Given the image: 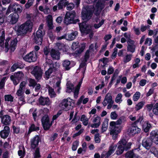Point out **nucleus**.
<instances>
[{"label": "nucleus", "instance_id": "20", "mask_svg": "<svg viewBox=\"0 0 158 158\" xmlns=\"http://www.w3.org/2000/svg\"><path fill=\"white\" fill-rule=\"evenodd\" d=\"M110 125L111 127L110 134H113V133L119 134L121 131L122 128L121 126L116 125H112L110 123Z\"/></svg>", "mask_w": 158, "mask_h": 158}, {"label": "nucleus", "instance_id": "33", "mask_svg": "<svg viewBox=\"0 0 158 158\" xmlns=\"http://www.w3.org/2000/svg\"><path fill=\"white\" fill-rule=\"evenodd\" d=\"M77 35V31H75L72 32L69 35H68L67 36V38H66V39L69 40H73L75 39Z\"/></svg>", "mask_w": 158, "mask_h": 158}, {"label": "nucleus", "instance_id": "43", "mask_svg": "<svg viewBox=\"0 0 158 158\" xmlns=\"http://www.w3.org/2000/svg\"><path fill=\"white\" fill-rule=\"evenodd\" d=\"M140 95L141 94L139 92H136L133 96V100L135 102L137 101L139 98Z\"/></svg>", "mask_w": 158, "mask_h": 158}, {"label": "nucleus", "instance_id": "24", "mask_svg": "<svg viewBox=\"0 0 158 158\" xmlns=\"http://www.w3.org/2000/svg\"><path fill=\"white\" fill-rule=\"evenodd\" d=\"M152 144V141L149 138H145L142 141V145L148 150L150 149Z\"/></svg>", "mask_w": 158, "mask_h": 158}, {"label": "nucleus", "instance_id": "35", "mask_svg": "<svg viewBox=\"0 0 158 158\" xmlns=\"http://www.w3.org/2000/svg\"><path fill=\"white\" fill-rule=\"evenodd\" d=\"M80 120L85 126H87L88 123L89 119L84 115H81Z\"/></svg>", "mask_w": 158, "mask_h": 158}, {"label": "nucleus", "instance_id": "38", "mask_svg": "<svg viewBox=\"0 0 158 158\" xmlns=\"http://www.w3.org/2000/svg\"><path fill=\"white\" fill-rule=\"evenodd\" d=\"M70 61L68 60H65L63 63V66L66 70H69L70 69Z\"/></svg>", "mask_w": 158, "mask_h": 158}, {"label": "nucleus", "instance_id": "58", "mask_svg": "<svg viewBox=\"0 0 158 158\" xmlns=\"http://www.w3.org/2000/svg\"><path fill=\"white\" fill-rule=\"evenodd\" d=\"M150 26L149 25H144L142 24L141 26L140 30L141 31L144 32L147 29H150Z\"/></svg>", "mask_w": 158, "mask_h": 158}, {"label": "nucleus", "instance_id": "61", "mask_svg": "<svg viewBox=\"0 0 158 158\" xmlns=\"http://www.w3.org/2000/svg\"><path fill=\"white\" fill-rule=\"evenodd\" d=\"M24 91L23 89H19L17 90L16 94L18 96H20L24 95Z\"/></svg>", "mask_w": 158, "mask_h": 158}, {"label": "nucleus", "instance_id": "59", "mask_svg": "<svg viewBox=\"0 0 158 158\" xmlns=\"http://www.w3.org/2000/svg\"><path fill=\"white\" fill-rule=\"evenodd\" d=\"M105 86V84L103 81H102L101 82V84H99L98 85L96 86L95 87V89L98 90L99 89H101Z\"/></svg>", "mask_w": 158, "mask_h": 158}, {"label": "nucleus", "instance_id": "60", "mask_svg": "<svg viewBox=\"0 0 158 158\" xmlns=\"http://www.w3.org/2000/svg\"><path fill=\"white\" fill-rule=\"evenodd\" d=\"M94 140L96 143H100L101 139L100 138L99 134L98 133L95 135Z\"/></svg>", "mask_w": 158, "mask_h": 158}, {"label": "nucleus", "instance_id": "32", "mask_svg": "<svg viewBox=\"0 0 158 158\" xmlns=\"http://www.w3.org/2000/svg\"><path fill=\"white\" fill-rule=\"evenodd\" d=\"M48 92L49 95L51 98H54L56 97V94L53 89L49 85L47 87Z\"/></svg>", "mask_w": 158, "mask_h": 158}, {"label": "nucleus", "instance_id": "29", "mask_svg": "<svg viewBox=\"0 0 158 158\" xmlns=\"http://www.w3.org/2000/svg\"><path fill=\"white\" fill-rule=\"evenodd\" d=\"M126 121L125 118L123 116L120 117L116 121H111L110 123L112 125H115L120 126L122 123Z\"/></svg>", "mask_w": 158, "mask_h": 158}, {"label": "nucleus", "instance_id": "46", "mask_svg": "<svg viewBox=\"0 0 158 158\" xmlns=\"http://www.w3.org/2000/svg\"><path fill=\"white\" fill-rule=\"evenodd\" d=\"M22 148V149L20 148V150L18 151V154L21 158H23L25 155V149L23 147Z\"/></svg>", "mask_w": 158, "mask_h": 158}, {"label": "nucleus", "instance_id": "28", "mask_svg": "<svg viewBox=\"0 0 158 158\" xmlns=\"http://www.w3.org/2000/svg\"><path fill=\"white\" fill-rule=\"evenodd\" d=\"M10 122L11 118L8 115H5L2 118V122L4 125H8Z\"/></svg>", "mask_w": 158, "mask_h": 158}, {"label": "nucleus", "instance_id": "16", "mask_svg": "<svg viewBox=\"0 0 158 158\" xmlns=\"http://www.w3.org/2000/svg\"><path fill=\"white\" fill-rule=\"evenodd\" d=\"M19 18V15L16 13L11 14L8 17L10 22L12 24H15L18 22Z\"/></svg>", "mask_w": 158, "mask_h": 158}, {"label": "nucleus", "instance_id": "40", "mask_svg": "<svg viewBox=\"0 0 158 158\" xmlns=\"http://www.w3.org/2000/svg\"><path fill=\"white\" fill-rule=\"evenodd\" d=\"M64 6H67V9L69 10H70L74 7V6L73 3H68V2H66L64 4Z\"/></svg>", "mask_w": 158, "mask_h": 158}, {"label": "nucleus", "instance_id": "25", "mask_svg": "<svg viewBox=\"0 0 158 158\" xmlns=\"http://www.w3.org/2000/svg\"><path fill=\"white\" fill-rule=\"evenodd\" d=\"M9 132V127L7 126H5L4 129L0 132V135L2 138H6L8 136Z\"/></svg>", "mask_w": 158, "mask_h": 158}, {"label": "nucleus", "instance_id": "19", "mask_svg": "<svg viewBox=\"0 0 158 158\" xmlns=\"http://www.w3.org/2000/svg\"><path fill=\"white\" fill-rule=\"evenodd\" d=\"M40 105L42 106L49 105L51 102L49 98L41 96L38 99Z\"/></svg>", "mask_w": 158, "mask_h": 158}, {"label": "nucleus", "instance_id": "17", "mask_svg": "<svg viewBox=\"0 0 158 158\" xmlns=\"http://www.w3.org/2000/svg\"><path fill=\"white\" fill-rule=\"evenodd\" d=\"M59 65H57L56 63L53 65V68L51 67L46 71L45 73V78L46 79H48L50 76V74L52 73L53 71H56L59 68Z\"/></svg>", "mask_w": 158, "mask_h": 158}, {"label": "nucleus", "instance_id": "37", "mask_svg": "<svg viewBox=\"0 0 158 158\" xmlns=\"http://www.w3.org/2000/svg\"><path fill=\"white\" fill-rule=\"evenodd\" d=\"M122 97H123V95L121 93H119L118 94L115 100V101L116 102V103H121V102L123 101V100L122 99Z\"/></svg>", "mask_w": 158, "mask_h": 158}, {"label": "nucleus", "instance_id": "3", "mask_svg": "<svg viewBox=\"0 0 158 158\" xmlns=\"http://www.w3.org/2000/svg\"><path fill=\"white\" fill-rule=\"evenodd\" d=\"M81 83L82 81H80L75 89H74V85L69 82H68L66 84L67 89L66 92L70 93L72 92H73L75 98H77Z\"/></svg>", "mask_w": 158, "mask_h": 158}, {"label": "nucleus", "instance_id": "10", "mask_svg": "<svg viewBox=\"0 0 158 158\" xmlns=\"http://www.w3.org/2000/svg\"><path fill=\"white\" fill-rule=\"evenodd\" d=\"M10 40V38H8L6 40L5 43V50L6 52L8 51L9 49L12 51H14L15 49V46L17 44L16 40L14 39L11 41L10 45H9L8 42Z\"/></svg>", "mask_w": 158, "mask_h": 158}, {"label": "nucleus", "instance_id": "62", "mask_svg": "<svg viewBox=\"0 0 158 158\" xmlns=\"http://www.w3.org/2000/svg\"><path fill=\"white\" fill-rule=\"evenodd\" d=\"M6 79V77H4L0 82V89H2L4 86L5 81Z\"/></svg>", "mask_w": 158, "mask_h": 158}, {"label": "nucleus", "instance_id": "22", "mask_svg": "<svg viewBox=\"0 0 158 158\" xmlns=\"http://www.w3.org/2000/svg\"><path fill=\"white\" fill-rule=\"evenodd\" d=\"M40 141V137L38 135H36L31 139V147L34 149L37 147Z\"/></svg>", "mask_w": 158, "mask_h": 158}, {"label": "nucleus", "instance_id": "26", "mask_svg": "<svg viewBox=\"0 0 158 158\" xmlns=\"http://www.w3.org/2000/svg\"><path fill=\"white\" fill-rule=\"evenodd\" d=\"M140 150L139 147L135 148L131 151H129L125 154L126 158H133V156L135 157V153L136 151L139 152Z\"/></svg>", "mask_w": 158, "mask_h": 158}, {"label": "nucleus", "instance_id": "7", "mask_svg": "<svg viewBox=\"0 0 158 158\" xmlns=\"http://www.w3.org/2000/svg\"><path fill=\"white\" fill-rule=\"evenodd\" d=\"M43 25L41 24L39 27L35 36L34 40L36 43L38 45H41L42 42L43 33L41 30L43 29Z\"/></svg>", "mask_w": 158, "mask_h": 158}, {"label": "nucleus", "instance_id": "45", "mask_svg": "<svg viewBox=\"0 0 158 158\" xmlns=\"http://www.w3.org/2000/svg\"><path fill=\"white\" fill-rule=\"evenodd\" d=\"M96 7L98 10H101L104 7V4L101 2V1H98L96 4Z\"/></svg>", "mask_w": 158, "mask_h": 158}, {"label": "nucleus", "instance_id": "47", "mask_svg": "<svg viewBox=\"0 0 158 158\" xmlns=\"http://www.w3.org/2000/svg\"><path fill=\"white\" fill-rule=\"evenodd\" d=\"M28 81L29 82V85L30 86L34 87L36 84V83L34 79L30 78L28 80Z\"/></svg>", "mask_w": 158, "mask_h": 158}, {"label": "nucleus", "instance_id": "50", "mask_svg": "<svg viewBox=\"0 0 158 158\" xmlns=\"http://www.w3.org/2000/svg\"><path fill=\"white\" fill-rule=\"evenodd\" d=\"M46 65H48L50 66V67H52V68H53V65L55 64L56 63L57 64V65H59L58 63H55L54 64H53L52 63V61L51 60L48 59H46Z\"/></svg>", "mask_w": 158, "mask_h": 158}, {"label": "nucleus", "instance_id": "51", "mask_svg": "<svg viewBox=\"0 0 158 158\" xmlns=\"http://www.w3.org/2000/svg\"><path fill=\"white\" fill-rule=\"evenodd\" d=\"M126 142L127 141L125 139H123L119 141L117 144L118 146L123 148V147L124 146V145L126 143Z\"/></svg>", "mask_w": 158, "mask_h": 158}, {"label": "nucleus", "instance_id": "44", "mask_svg": "<svg viewBox=\"0 0 158 158\" xmlns=\"http://www.w3.org/2000/svg\"><path fill=\"white\" fill-rule=\"evenodd\" d=\"M125 150L122 148L118 145V147L116 151L115 152V154L117 155H119L122 154L124 151Z\"/></svg>", "mask_w": 158, "mask_h": 158}, {"label": "nucleus", "instance_id": "12", "mask_svg": "<svg viewBox=\"0 0 158 158\" xmlns=\"http://www.w3.org/2000/svg\"><path fill=\"white\" fill-rule=\"evenodd\" d=\"M127 51L128 52L133 53L135 51L136 43L135 41L131 39L127 40Z\"/></svg>", "mask_w": 158, "mask_h": 158}, {"label": "nucleus", "instance_id": "57", "mask_svg": "<svg viewBox=\"0 0 158 158\" xmlns=\"http://www.w3.org/2000/svg\"><path fill=\"white\" fill-rule=\"evenodd\" d=\"M79 142L76 141L73 142L72 146V149L73 151H75L78 146Z\"/></svg>", "mask_w": 158, "mask_h": 158}, {"label": "nucleus", "instance_id": "56", "mask_svg": "<svg viewBox=\"0 0 158 158\" xmlns=\"http://www.w3.org/2000/svg\"><path fill=\"white\" fill-rule=\"evenodd\" d=\"M153 112L156 115H158V103H156L153 107Z\"/></svg>", "mask_w": 158, "mask_h": 158}, {"label": "nucleus", "instance_id": "4", "mask_svg": "<svg viewBox=\"0 0 158 158\" xmlns=\"http://www.w3.org/2000/svg\"><path fill=\"white\" fill-rule=\"evenodd\" d=\"M79 26L81 32L84 33L86 34H90L89 37L91 38L93 36L91 27L90 25H87L86 23L83 22L79 23Z\"/></svg>", "mask_w": 158, "mask_h": 158}, {"label": "nucleus", "instance_id": "49", "mask_svg": "<svg viewBox=\"0 0 158 158\" xmlns=\"http://www.w3.org/2000/svg\"><path fill=\"white\" fill-rule=\"evenodd\" d=\"M150 152L151 153L153 154L154 156L158 157V150L155 147H152L151 150Z\"/></svg>", "mask_w": 158, "mask_h": 158}, {"label": "nucleus", "instance_id": "48", "mask_svg": "<svg viewBox=\"0 0 158 158\" xmlns=\"http://www.w3.org/2000/svg\"><path fill=\"white\" fill-rule=\"evenodd\" d=\"M34 0H28L27 2L25 5L26 9L29 8L33 4Z\"/></svg>", "mask_w": 158, "mask_h": 158}, {"label": "nucleus", "instance_id": "23", "mask_svg": "<svg viewBox=\"0 0 158 158\" xmlns=\"http://www.w3.org/2000/svg\"><path fill=\"white\" fill-rule=\"evenodd\" d=\"M114 101L112 100V97L110 93H107L105 97L104 100L102 102L103 105L105 106L107 103H114Z\"/></svg>", "mask_w": 158, "mask_h": 158}, {"label": "nucleus", "instance_id": "54", "mask_svg": "<svg viewBox=\"0 0 158 158\" xmlns=\"http://www.w3.org/2000/svg\"><path fill=\"white\" fill-rule=\"evenodd\" d=\"M158 135V130H155L152 131L150 134V138H152L155 136H156Z\"/></svg>", "mask_w": 158, "mask_h": 158}, {"label": "nucleus", "instance_id": "55", "mask_svg": "<svg viewBox=\"0 0 158 158\" xmlns=\"http://www.w3.org/2000/svg\"><path fill=\"white\" fill-rule=\"evenodd\" d=\"M118 115L115 111H113L111 113L110 117L112 120H115L117 118Z\"/></svg>", "mask_w": 158, "mask_h": 158}, {"label": "nucleus", "instance_id": "18", "mask_svg": "<svg viewBox=\"0 0 158 158\" xmlns=\"http://www.w3.org/2000/svg\"><path fill=\"white\" fill-rule=\"evenodd\" d=\"M10 7L12 8V11L15 12V13H21L23 10L22 6L16 3L10 4Z\"/></svg>", "mask_w": 158, "mask_h": 158}, {"label": "nucleus", "instance_id": "8", "mask_svg": "<svg viewBox=\"0 0 158 158\" xmlns=\"http://www.w3.org/2000/svg\"><path fill=\"white\" fill-rule=\"evenodd\" d=\"M31 73L34 76L36 79L39 80L42 77L43 71L40 67L36 66L31 71Z\"/></svg>", "mask_w": 158, "mask_h": 158}, {"label": "nucleus", "instance_id": "9", "mask_svg": "<svg viewBox=\"0 0 158 158\" xmlns=\"http://www.w3.org/2000/svg\"><path fill=\"white\" fill-rule=\"evenodd\" d=\"M117 146L114 143L111 144L109 146V150L107 152H103L101 156V158L105 157V158H108L113 153L116 149Z\"/></svg>", "mask_w": 158, "mask_h": 158}, {"label": "nucleus", "instance_id": "30", "mask_svg": "<svg viewBox=\"0 0 158 158\" xmlns=\"http://www.w3.org/2000/svg\"><path fill=\"white\" fill-rule=\"evenodd\" d=\"M5 100V101L10 102L11 104V106H14L15 105H17L16 104H13L12 102H14V97L12 96L11 94L6 95L4 96Z\"/></svg>", "mask_w": 158, "mask_h": 158}, {"label": "nucleus", "instance_id": "39", "mask_svg": "<svg viewBox=\"0 0 158 158\" xmlns=\"http://www.w3.org/2000/svg\"><path fill=\"white\" fill-rule=\"evenodd\" d=\"M145 103V102L143 101H141L138 103L135 106V110H138L141 109Z\"/></svg>", "mask_w": 158, "mask_h": 158}, {"label": "nucleus", "instance_id": "15", "mask_svg": "<svg viewBox=\"0 0 158 158\" xmlns=\"http://www.w3.org/2000/svg\"><path fill=\"white\" fill-rule=\"evenodd\" d=\"M41 122L44 130H48L50 128L51 125L50 123L49 118L48 115H45L42 118Z\"/></svg>", "mask_w": 158, "mask_h": 158}, {"label": "nucleus", "instance_id": "27", "mask_svg": "<svg viewBox=\"0 0 158 158\" xmlns=\"http://www.w3.org/2000/svg\"><path fill=\"white\" fill-rule=\"evenodd\" d=\"M50 55L53 59L59 60L60 59V52L57 50L52 49L50 52Z\"/></svg>", "mask_w": 158, "mask_h": 158}, {"label": "nucleus", "instance_id": "6", "mask_svg": "<svg viewBox=\"0 0 158 158\" xmlns=\"http://www.w3.org/2000/svg\"><path fill=\"white\" fill-rule=\"evenodd\" d=\"M75 16L76 13L73 11L67 12L64 18V23L66 24L73 23Z\"/></svg>", "mask_w": 158, "mask_h": 158}, {"label": "nucleus", "instance_id": "34", "mask_svg": "<svg viewBox=\"0 0 158 158\" xmlns=\"http://www.w3.org/2000/svg\"><path fill=\"white\" fill-rule=\"evenodd\" d=\"M132 57V55L126 54L123 58V61L124 63H127L131 61Z\"/></svg>", "mask_w": 158, "mask_h": 158}, {"label": "nucleus", "instance_id": "53", "mask_svg": "<svg viewBox=\"0 0 158 158\" xmlns=\"http://www.w3.org/2000/svg\"><path fill=\"white\" fill-rule=\"evenodd\" d=\"M131 145L132 143L131 142L127 143V142L126 143L123 147V148L125 150H127L131 148Z\"/></svg>", "mask_w": 158, "mask_h": 158}, {"label": "nucleus", "instance_id": "63", "mask_svg": "<svg viewBox=\"0 0 158 158\" xmlns=\"http://www.w3.org/2000/svg\"><path fill=\"white\" fill-rule=\"evenodd\" d=\"M152 44V39L150 38H147L146 39L144 43L145 45H148V46L151 45Z\"/></svg>", "mask_w": 158, "mask_h": 158}, {"label": "nucleus", "instance_id": "21", "mask_svg": "<svg viewBox=\"0 0 158 158\" xmlns=\"http://www.w3.org/2000/svg\"><path fill=\"white\" fill-rule=\"evenodd\" d=\"M140 128L137 126L132 124L129 129V133L130 135H134L136 134L139 133L140 131Z\"/></svg>", "mask_w": 158, "mask_h": 158}, {"label": "nucleus", "instance_id": "2", "mask_svg": "<svg viewBox=\"0 0 158 158\" xmlns=\"http://www.w3.org/2000/svg\"><path fill=\"white\" fill-rule=\"evenodd\" d=\"M94 11V7L91 6H88L83 8L81 12L82 19L85 21L89 20L92 16Z\"/></svg>", "mask_w": 158, "mask_h": 158}, {"label": "nucleus", "instance_id": "42", "mask_svg": "<svg viewBox=\"0 0 158 158\" xmlns=\"http://www.w3.org/2000/svg\"><path fill=\"white\" fill-rule=\"evenodd\" d=\"M108 125V121L107 120L104 121L102 125V130L103 132H104L106 130Z\"/></svg>", "mask_w": 158, "mask_h": 158}, {"label": "nucleus", "instance_id": "14", "mask_svg": "<svg viewBox=\"0 0 158 158\" xmlns=\"http://www.w3.org/2000/svg\"><path fill=\"white\" fill-rule=\"evenodd\" d=\"M71 103L67 99H64L60 105V106L65 111L69 110L71 108Z\"/></svg>", "mask_w": 158, "mask_h": 158}, {"label": "nucleus", "instance_id": "31", "mask_svg": "<svg viewBox=\"0 0 158 158\" xmlns=\"http://www.w3.org/2000/svg\"><path fill=\"white\" fill-rule=\"evenodd\" d=\"M151 127V125L148 122H144L143 125V129L146 132H148Z\"/></svg>", "mask_w": 158, "mask_h": 158}, {"label": "nucleus", "instance_id": "36", "mask_svg": "<svg viewBox=\"0 0 158 158\" xmlns=\"http://www.w3.org/2000/svg\"><path fill=\"white\" fill-rule=\"evenodd\" d=\"M140 61V59L139 58H136L134 60L135 63L132 65V68L135 69L136 68H139L140 65L139 64Z\"/></svg>", "mask_w": 158, "mask_h": 158}, {"label": "nucleus", "instance_id": "13", "mask_svg": "<svg viewBox=\"0 0 158 158\" xmlns=\"http://www.w3.org/2000/svg\"><path fill=\"white\" fill-rule=\"evenodd\" d=\"M101 117L99 116L95 115L92 118L91 120L93 123L91 124L90 127L92 128H98L101 124Z\"/></svg>", "mask_w": 158, "mask_h": 158}, {"label": "nucleus", "instance_id": "64", "mask_svg": "<svg viewBox=\"0 0 158 158\" xmlns=\"http://www.w3.org/2000/svg\"><path fill=\"white\" fill-rule=\"evenodd\" d=\"M104 20L102 19L100 22H99L98 24H95L94 27L96 29H97L100 27L104 23Z\"/></svg>", "mask_w": 158, "mask_h": 158}, {"label": "nucleus", "instance_id": "41", "mask_svg": "<svg viewBox=\"0 0 158 158\" xmlns=\"http://www.w3.org/2000/svg\"><path fill=\"white\" fill-rule=\"evenodd\" d=\"M39 130V127H38L35 126L34 124H32L29 129L28 133H30L32 131H38Z\"/></svg>", "mask_w": 158, "mask_h": 158}, {"label": "nucleus", "instance_id": "1", "mask_svg": "<svg viewBox=\"0 0 158 158\" xmlns=\"http://www.w3.org/2000/svg\"><path fill=\"white\" fill-rule=\"evenodd\" d=\"M33 26V23L31 20L27 21L18 27L17 30V35L20 36H25L28 32L31 31Z\"/></svg>", "mask_w": 158, "mask_h": 158}, {"label": "nucleus", "instance_id": "52", "mask_svg": "<svg viewBox=\"0 0 158 158\" xmlns=\"http://www.w3.org/2000/svg\"><path fill=\"white\" fill-rule=\"evenodd\" d=\"M24 95L18 96L19 97V101L18 103L19 105H21L23 104L25 102Z\"/></svg>", "mask_w": 158, "mask_h": 158}, {"label": "nucleus", "instance_id": "5", "mask_svg": "<svg viewBox=\"0 0 158 158\" xmlns=\"http://www.w3.org/2000/svg\"><path fill=\"white\" fill-rule=\"evenodd\" d=\"M24 77V75L22 72L19 71L14 73L13 75L10 76V78L15 85H17L19 81Z\"/></svg>", "mask_w": 158, "mask_h": 158}, {"label": "nucleus", "instance_id": "11", "mask_svg": "<svg viewBox=\"0 0 158 158\" xmlns=\"http://www.w3.org/2000/svg\"><path fill=\"white\" fill-rule=\"evenodd\" d=\"M36 53L34 51L30 52L23 57V59L26 61L31 62L35 61L37 59Z\"/></svg>", "mask_w": 158, "mask_h": 158}]
</instances>
